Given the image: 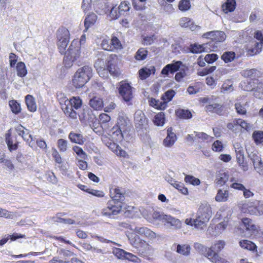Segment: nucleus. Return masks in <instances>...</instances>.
I'll return each mask as SVG.
<instances>
[{
  "instance_id": "obj_42",
  "label": "nucleus",
  "mask_w": 263,
  "mask_h": 263,
  "mask_svg": "<svg viewBox=\"0 0 263 263\" xmlns=\"http://www.w3.org/2000/svg\"><path fill=\"white\" fill-rule=\"evenodd\" d=\"M175 94V90L173 89L168 90L162 95L161 100L163 102H166V104L167 105V103L173 99Z\"/></svg>"
},
{
  "instance_id": "obj_39",
  "label": "nucleus",
  "mask_w": 263,
  "mask_h": 263,
  "mask_svg": "<svg viewBox=\"0 0 263 263\" xmlns=\"http://www.w3.org/2000/svg\"><path fill=\"white\" fill-rule=\"evenodd\" d=\"M153 71V73H154L155 72V68L154 66L152 67V69L147 68H142L139 70V75L140 79L145 80L148 78L152 73V71Z\"/></svg>"
},
{
  "instance_id": "obj_31",
  "label": "nucleus",
  "mask_w": 263,
  "mask_h": 263,
  "mask_svg": "<svg viewBox=\"0 0 263 263\" xmlns=\"http://www.w3.org/2000/svg\"><path fill=\"white\" fill-rule=\"evenodd\" d=\"M239 246L243 249L253 252L257 251V246L252 241L243 239L239 242Z\"/></svg>"
},
{
  "instance_id": "obj_4",
  "label": "nucleus",
  "mask_w": 263,
  "mask_h": 263,
  "mask_svg": "<svg viewBox=\"0 0 263 263\" xmlns=\"http://www.w3.org/2000/svg\"><path fill=\"white\" fill-rule=\"evenodd\" d=\"M129 240L132 246L137 250V253L141 256L147 257L153 251L152 246L138 235H131Z\"/></svg>"
},
{
  "instance_id": "obj_40",
  "label": "nucleus",
  "mask_w": 263,
  "mask_h": 263,
  "mask_svg": "<svg viewBox=\"0 0 263 263\" xmlns=\"http://www.w3.org/2000/svg\"><path fill=\"white\" fill-rule=\"evenodd\" d=\"M191 8L190 0H180L178 3V8L181 12L187 11Z\"/></svg>"
},
{
  "instance_id": "obj_13",
  "label": "nucleus",
  "mask_w": 263,
  "mask_h": 263,
  "mask_svg": "<svg viewBox=\"0 0 263 263\" xmlns=\"http://www.w3.org/2000/svg\"><path fill=\"white\" fill-rule=\"evenodd\" d=\"M126 190L119 186L112 187L109 190V196L110 199L116 201H120L123 204L126 197Z\"/></svg>"
},
{
  "instance_id": "obj_9",
  "label": "nucleus",
  "mask_w": 263,
  "mask_h": 263,
  "mask_svg": "<svg viewBox=\"0 0 263 263\" xmlns=\"http://www.w3.org/2000/svg\"><path fill=\"white\" fill-rule=\"evenodd\" d=\"M119 95L125 102H129L133 98V87L127 80L121 81L117 85Z\"/></svg>"
},
{
  "instance_id": "obj_15",
  "label": "nucleus",
  "mask_w": 263,
  "mask_h": 263,
  "mask_svg": "<svg viewBox=\"0 0 263 263\" xmlns=\"http://www.w3.org/2000/svg\"><path fill=\"white\" fill-rule=\"evenodd\" d=\"M203 37L210 39L212 42H214L215 43H219L222 42L225 40L226 35L223 31H212L204 33Z\"/></svg>"
},
{
  "instance_id": "obj_23",
  "label": "nucleus",
  "mask_w": 263,
  "mask_h": 263,
  "mask_svg": "<svg viewBox=\"0 0 263 263\" xmlns=\"http://www.w3.org/2000/svg\"><path fill=\"white\" fill-rule=\"evenodd\" d=\"M68 138L72 143L80 145H83L86 141V139L80 133H76L71 132L68 135Z\"/></svg>"
},
{
  "instance_id": "obj_64",
  "label": "nucleus",
  "mask_w": 263,
  "mask_h": 263,
  "mask_svg": "<svg viewBox=\"0 0 263 263\" xmlns=\"http://www.w3.org/2000/svg\"><path fill=\"white\" fill-rule=\"evenodd\" d=\"M193 24V22L189 17H182L180 21V26L184 28L190 27Z\"/></svg>"
},
{
  "instance_id": "obj_33",
  "label": "nucleus",
  "mask_w": 263,
  "mask_h": 263,
  "mask_svg": "<svg viewBox=\"0 0 263 263\" xmlns=\"http://www.w3.org/2000/svg\"><path fill=\"white\" fill-rule=\"evenodd\" d=\"M79 245L82 249L86 251H90L92 253L97 254H103L102 250L92 247L89 243L87 242H81Z\"/></svg>"
},
{
  "instance_id": "obj_3",
  "label": "nucleus",
  "mask_w": 263,
  "mask_h": 263,
  "mask_svg": "<svg viewBox=\"0 0 263 263\" xmlns=\"http://www.w3.org/2000/svg\"><path fill=\"white\" fill-rule=\"evenodd\" d=\"M92 76V68L85 65L79 68L72 79V84L76 88H82Z\"/></svg>"
},
{
  "instance_id": "obj_18",
  "label": "nucleus",
  "mask_w": 263,
  "mask_h": 263,
  "mask_svg": "<svg viewBox=\"0 0 263 263\" xmlns=\"http://www.w3.org/2000/svg\"><path fill=\"white\" fill-rule=\"evenodd\" d=\"M209 43H204L203 44H198L197 43L191 44L188 47L189 52L194 54L201 53L207 51L206 49L208 48Z\"/></svg>"
},
{
  "instance_id": "obj_49",
  "label": "nucleus",
  "mask_w": 263,
  "mask_h": 263,
  "mask_svg": "<svg viewBox=\"0 0 263 263\" xmlns=\"http://www.w3.org/2000/svg\"><path fill=\"white\" fill-rule=\"evenodd\" d=\"M184 181L187 184L193 185H198L200 183V180L194 176L187 175L184 177Z\"/></svg>"
},
{
  "instance_id": "obj_45",
  "label": "nucleus",
  "mask_w": 263,
  "mask_h": 263,
  "mask_svg": "<svg viewBox=\"0 0 263 263\" xmlns=\"http://www.w3.org/2000/svg\"><path fill=\"white\" fill-rule=\"evenodd\" d=\"M11 129L8 130L5 135L6 142L8 145L10 151L16 149V143L13 144L12 140L11 138Z\"/></svg>"
},
{
  "instance_id": "obj_38",
  "label": "nucleus",
  "mask_w": 263,
  "mask_h": 263,
  "mask_svg": "<svg viewBox=\"0 0 263 263\" xmlns=\"http://www.w3.org/2000/svg\"><path fill=\"white\" fill-rule=\"evenodd\" d=\"M176 252L184 256H188L190 254L191 247L189 245H178L177 246Z\"/></svg>"
},
{
  "instance_id": "obj_12",
  "label": "nucleus",
  "mask_w": 263,
  "mask_h": 263,
  "mask_svg": "<svg viewBox=\"0 0 263 263\" xmlns=\"http://www.w3.org/2000/svg\"><path fill=\"white\" fill-rule=\"evenodd\" d=\"M131 235H138L139 236L145 238L149 240L155 239L157 237L155 232L146 227H136L134 229V233Z\"/></svg>"
},
{
  "instance_id": "obj_32",
  "label": "nucleus",
  "mask_w": 263,
  "mask_h": 263,
  "mask_svg": "<svg viewBox=\"0 0 263 263\" xmlns=\"http://www.w3.org/2000/svg\"><path fill=\"white\" fill-rule=\"evenodd\" d=\"M134 120L137 127L142 128L144 126L148 124V119L143 113H140L139 115L136 114Z\"/></svg>"
},
{
  "instance_id": "obj_25",
  "label": "nucleus",
  "mask_w": 263,
  "mask_h": 263,
  "mask_svg": "<svg viewBox=\"0 0 263 263\" xmlns=\"http://www.w3.org/2000/svg\"><path fill=\"white\" fill-rule=\"evenodd\" d=\"M148 101L150 106L157 110H163L167 107L166 102H163L162 101H160L159 100L156 99L154 98H149Z\"/></svg>"
},
{
  "instance_id": "obj_59",
  "label": "nucleus",
  "mask_w": 263,
  "mask_h": 263,
  "mask_svg": "<svg viewBox=\"0 0 263 263\" xmlns=\"http://www.w3.org/2000/svg\"><path fill=\"white\" fill-rule=\"evenodd\" d=\"M110 117L105 113H102L99 116V123L102 126L110 121Z\"/></svg>"
},
{
  "instance_id": "obj_30",
  "label": "nucleus",
  "mask_w": 263,
  "mask_h": 263,
  "mask_svg": "<svg viewBox=\"0 0 263 263\" xmlns=\"http://www.w3.org/2000/svg\"><path fill=\"white\" fill-rule=\"evenodd\" d=\"M229 177V176L227 172H219L216 177V184L220 186H223L228 181Z\"/></svg>"
},
{
  "instance_id": "obj_63",
  "label": "nucleus",
  "mask_w": 263,
  "mask_h": 263,
  "mask_svg": "<svg viewBox=\"0 0 263 263\" xmlns=\"http://www.w3.org/2000/svg\"><path fill=\"white\" fill-rule=\"evenodd\" d=\"M235 108L236 112L240 115H246L247 114V110L244 106L240 103H236L235 104Z\"/></svg>"
},
{
  "instance_id": "obj_41",
  "label": "nucleus",
  "mask_w": 263,
  "mask_h": 263,
  "mask_svg": "<svg viewBox=\"0 0 263 263\" xmlns=\"http://www.w3.org/2000/svg\"><path fill=\"white\" fill-rule=\"evenodd\" d=\"M165 120V118L164 113L163 112H160L154 116L153 122L156 125L161 126L164 125Z\"/></svg>"
},
{
  "instance_id": "obj_44",
  "label": "nucleus",
  "mask_w": 263,
  "mask_h": 263,
  "mask_svg": "<svg viewBox=\"0 0 263 263\" xmlns=\"http://www.w3.org/2000/svg\"><path fill=\"white\" fill-rule=\"evenodd\" d=\"M252 139L257 145L263 143V131L255 130L252 134Z\"/></svg>"
},
{
  "instance_id": "obj_16",
  "label": "nucleus",
  "mask_w": 263,
  "mask_h": 263,
  "mask_svg": "<svg viewBox=\"0 0 263 263\" xmlns=\"http://www.w3.org/2000/svg\"><path fill=\"white\" fill-rule=\"evenodd\" d=\"M161 220L164 225L170 226L175 230L179 229L182 227L181 221L171 215H163Z\"/></svg>"
},
{
  "instance_id": "obj_35",
  "label": "nucleus",
  "mask_w": 263,
  "mask_h": 263,
  "mask_svg": "<svg viewBox=\"0 0 263 263\" xmlns=\"http://www.w3.org/2000/svg\"><path fill=\"white\" fill-rule=\"evenodd\" d=\"M245 77L250 78L252 80L258 81V78L261 76L260 71L255 69L246 70L243 72Z\"/></svg>"
},
{
  "instance_id": "obj_26",
  "label": "nucleus",
  "mask_w": 263,
  "mask_h": 263,
  "mask_svg": "<svg viewBox=\"0 0 263 263\" xmlns=\"http://www.w3.org/2000/svg\"><path fill=\"white\" fill-rule=\"evenodd\" d=\"M175 114L177 118L181 120H188L193 117L192 113L189 109L178 108L175 110Z\"/></svg>"
},
{
  "instance_id": "obj_21",
  "label": "nucleus",
  "mask_w": 263,
  "mask_h": 263,
  "mask_svg": "<svg viewBox=\"0 0 263 263\" xmlns=\"http://www.w3.org/2000/svg\"><path fill=\"white\" fill-rule=\"evenodd\" d=\"M167 136L163 140V145L165 147H171L177 140V137L175 133L173 132V128L169 127L167 129Z\"/></svg>"
},
{
  "instance_id": "obj_61",
  "label": "nucleus",
  "mask_w": 263,
  "mask_h": 263,
  "mask_svg": "<svg viewBox=\"0 0 263 263\" xmlns=\"http://www.w3.org/2000/svg\"><path fill=\"white\" fill-rule=\"evenodd\" d=\"M58 147L60 152H64L67 148V142L63 139H60L58 140Z\"/></svg>"
},
{
  "instance_id": "obj_10",
  "label": "nucleus",
  "mask_w": 263,
  "mask_h": 263,
  "mask_svg": "<svg viewBox=\"0 0 263 263\" xmlns=\"http://www.w3.org/2000/svg\"><path fill=\"white\" fill-rule=\"evenodd\" d=\"M254 37L259 42H255L254 46L248 49V53L252 56L259 53L261 51L263 46V30L256 31L254 33Z\"/></svg>"
},
{
  "instance_id": "obj_27",
  "label": "nucleus",
  "mask_w": 263,
  "mask_h": 263,
  "mask_svg": "<svg viewBox=\"0 0 263 263\" xmlns=\"http://www.w3.org/2000/svg\"><path fill=\"white\" fill-rule=\"evenodd\" d=\"M241 222L246 231H251L253 233H256L258 232V228L252 223L251 219L247 217L243 218L241 219Z\"/></svg>"
},
{
  "instance_id": "obj_7",
  "label": "nucleus",
  "mask_w": 263,
  "mask_h": 263,
  "mask_svg": "<svg viewBox=\"0 0 263 263\" xmlns=\"http://www.w3.org/2000/svg\"><path fill=\"white\" fill-rule=\"evenodd\" d=\"M57 46L59 52L63 54L69 42L70 32L65 27H60L57 32Z\"/></svg>"
},
{
  "instance_id": "obj_29",
  "label": "nucleus",
  "mask_w": 263,
  "mask_h": 263,
  "mask_svg": "<svg viewBox=\"0 0 263 263\" xmlns=\"http://www.w3.org/2000/svg\"><path fill=\"white\" fill-rule=\"evenodd\" d=\"M236 6L235 0H226L221 6V9L224 13L233 12Z\"/></svg>"
},
{
  "instance_id": "obj_5",
  "label": "nucleus",
  "mask_w": 263,
  "mask_h": 263,
  "mask_svg": "<svg viewBox=\"0 0 263 263\" xmlns=\"http://www.w3.org/2000/svg\"><path fill=\"white\" fill-rule=\"evenodd\" d=\"M225 246L223 240H218L213 246L208 249L205 256L213 263H228L225 259L221 257L217 253L220 252Z\"/></svg>"
},
{
  "instance_id": "obj_34",
  "label": "nucleus",
  "mask_w": 263,
  "mask_h": 263,
  "mask_svg": "<svg viewBox=\"0 0 263 263\" xmlns=\"http://www.w3.org/2000/svg\"><path fill=\"white\" fill-rule=\"evenodd\" d=\"M25 102L28 110L31 112L36 110L37 106L34 97L28 95L25 97Z\"/></svg>"
},
{
  "instance_id": "obj_50",
  "label": "nucleus",
  "mask_w": 263,
  "mask_h": 263,
  "mask_svg": "<svg viewBox=\"0 0 263 263\" xmlns=\"http://www.w3.org/2000/svg\"><path fill=\"white\" fill-rule=\"evenodd\" d=\"M27 73L25 64L20 62L17 63V76L21 77H25Z\"/></svg>"
},
{
  "instance_id": "obj_11",
  "label": "nucleus",
  "mask_w": 263,
  "mask_h": 263,
  "mask_svg": "<svg viewBox=\"0 0 263 263\" xmlns=\"http://www.w3.org/2000/svg\"><path fill=\"white\" fill-rule=\"evenodd\" d=\"M70 57L71 59L77 61L81 57V45L77 40H73L71 43L68 50L64 54Z\"/></svg>"
},
{
  "instance_id": "obj_62",
  "label": "nucleus",
  "mask_w": 263,
  "mask_h": 263,
  "mask_svg": "<svg viewBox=\"0 0 263 263\" xmlns=\"http://www.w3.org/2000/svg\"><path fill=\"white\" fill-rule=\"evenodd\" d=\"M76 61L74 60V59H71L70 57L65 54V56L63 59V64L66 68H69L73 65V64Z\"/></svg>"
},
{
  "instance_id": "obj_53",
  "label": "nucleus",
  "mask_w": 263,
  "mask_h": 263,
  "mask_svg": "<svg viewBox=\"0 0 263 263\" xmlns=\"http://www.w3.org/2000/svg\"><path fill=\"white\" fill-rule=\"evenodd\" d=\"M194 134L197 138L200 139L203 141L206 140L207 142H211L213 139V137L209 136L203 132H194Z\"/></svg>"
},
{
  "instance_id": "obj_1",
  "label": "nucleus",
  "mask_w": 263,
  "mask_h": 263,
  "mask_svg": "<svg viewBox=\"0 0 263 263\" xmlns=\"http://www.w3.org/2000/svg\"><path fill=\"white\" fill-rule=\"evenodd\" d=\"M58 100L61 108L65 115L70 119L76 120L78 118L77 111L82 105V100L80 97H72L67 99L64 94L61 93L58 95Z\"/></svg>"
},
{
  "instance_id": "obj_22",
  "label": "nucleus",
  "mask_w": 263,
  "mask_h": 263,
  "mask_svg": "<svg viewBox=\"0 0 263 263\" xmlns=\"http://www.w3.org/2000/svg\"><path fill=\"white\" fill-rule=\"evenodd\" d=\"M90 107L94 110H102L104 107V102L103 99L97 96L93 97L89 101Z\"/></svg>"
},
{
  "instance_id": "obj_56",
  "label": "nucleus",
  "mask_w": 263,
  "mask_h": 263,
  "mask_svg": "<svg viewBox=\"0 0 263 263\" xmlns=\"http://www.w3.org/2000/svg\"><path fill=\"white\" fill-rule=\"evenodd\" d=\"M230 182H232L230 187L235 190L241 191L245 189V186L240 183L235 181V178L233 177L230 179Z\"/></svg>"
},
{
  "instance_id": "obj_19",
  "label": "nucleus",
  "mask_w": 263,
  "mask_h": 263,
  "mask_svg": "<svg viewBox=\"0 0 263 263\" xmlns=\"http://www.w3.org/2000/svg\"><path fill=\"white\" fill-rule=\"evenodd\" d=\"M119 122L113 126L110 130L109 135L117 142L121 141L123 139V135L119 126Z\"/></svg>"
},
{
  "instance_id": "obj_54",
  "label": "nucleus",
  "mask_w": 263,
  "mask_h": 263,
  "mask_svg": "<svg viewBox=\"0 0 263 263\" xmlns=\"http://www.w3.org/2000/svg\"><path fill=\"white\" fill-rule=\"evenodd\" d=\"M112 253L118 258L124 259L126 252L122 249L115 248L113 249Z\"/></svg>"
},
{
  "instance_id": "obj_6",
  "label": "nucleus",
  "mask_w": 263,
  "mask_h": 263,
  "mask_svg": "<svg viewBox=\"0 0 263 263\" xmlns=\"http://www.w3.org/2000/svg\"><path fill=\"white\" fill-rule=\"evenodd\" d=\"M212 215V210L211 205L208 203H201L197 212L196 217L198 219L199 225L203 229L206 227Z\"/></svg>"
},
{
  "instance_id": "obj_55",
  "label": "nucleus",
  "mask_w": 263,
  "mask_h": 263,
  "mask_svg": "<svg viewBox=\"0 0 263 263\" xmlns=\"http://www.w3.org/2000/svg\"><path fill=\"white\" fill-rule=\"evenodd\" d=\"M72 150L82 159L85 160L87 159V155L86 153L83 150V149L77 145L73 146Z\"/></svg>"
},
{
  "instance_id": "obj_52",
  "label": "nucleus",
  "mask_w": 263,
  "mask_h": 263,
  "mask_svg": "<svg viewBox=\"0 0 263 263\" xmlns=\"http://www.w3.org/2000/svg\"><path fill=\"white\" fill-rule=\"evenodd\" d=\"M211 148L215 152H221L223 150L224 146L221 141L217 140L213 142Z\"/></svg>"
},
{
  "instance_id": "obj_47",
  "label": "nucleus",
  "mask_w": 263,
  "mask_h": 263,
  "mask_svg": "<svg viewBox=\"0 0 263 263\" xmlns=\"http://www.w3.org/2000/svg\"><path fill=\"white\" fill-rule=\"evenodd\" d=\"M148 54V51L144 48H140L137 51L135 58L138 61L145 60Z\"/></svg>"
},
{
  "instance_id": "obj_20",
  "label": "nucleus",
  "mask_w": 263,
  "mask_h": 263,
  "mask_svg": "<svg viewBox=\"0 0 263 263\" xmlns=\"http://www.w3.org/2000/svg\"><path fill=\"white\" fill-rule=\"evenodd\" d=\"M249 213L251 215L261 216L263 215V201H257L254 205L248 207Z\"/></svg>"
},
{
  "instance_id": "obj_36",
  "label": "nucleus",
  "mask_w": 263,
  "mask_h": 263,
  "mask_svg": "<svg viewBox=\"0 0 263 263\" xmlns=\"http://www.w3.org/2000/svg\"><path fill=\"white\" fill-rule=\"evenodd\" d=\"M97 16L93 13L88 14L84 21L85 30L86 31L88 28L93 25L96 22Z\"/></svg>"
},
{
  "instance_id": "obj_14",
  "label": "nucleus",
  "mask_w": 263,
  "mask_h": 263,
  "mask_svg": "<svg viewBox=\"0 0 263 263\" xmlns=\"http://www.w3.org/2000/svg\"><path fill=\"white\" fill-rule=\"evenodd\" d=\"M182 64L181 61L174 60L172 63L167 64L163 68L161 74L164 77L168 76L170 73L173 74L179 70Z\"/></svg>"
},
{
  "instance_id": "obj_60",
  "label": "nucleus",
  "mask_w": 263,
  "mask_h": 263,
  "mask_svg": "<svg viewBox=\"0 0 263 263\" xmlns=\"http://www.w3.org/2000/svg\"><path fill=\"white\" fill-rule=\"evenodd\" d=\"M89 111L88 109H83L80 113H78V117L81 122H84L88 119Z\"/></svg>"
},
{
  "instance_id": "obj_37",
  "label": "nucleus",
  "mask_w": 263,
  "mask_h": 263,
  "mask_svg": "<svg viewBox=\"0 0 263 263\" xmlns=\"http://www.w3.org/2000/svg\"><path fill=\"white\" fill-rule=\"evenodd\" d=\"M229 197V191L227 190L223 191L219 189L215 196V200L217 202H224L228 200Z\"/></svg>"
},
{
  "instance_id": "obj_46",
  "label": "nucleus",
  "mask_w": 263,
  "mask_h": 263,
  "mask_svg": "<svg viewBox=\"0 0 263 263\" xmlns=\"http://www.w3.org/2000/svg\"><path fill=\"white\" fill-rule=\"evenodd\" d=\"M236 160L237 162L238 163L239 165L243 168L245 170V168L247 167L246 163L245 162V158L243 155V151H236Z\"/></svg>"
},
{
  "instance_id": "obj_57",
  "label": "nucleus",
  "mask_w": 263,
  "mask_h": 263,
  "mask_svg": "<svg viewBox=\"0 0 263 263\" xmlns=\"http://www.w3.org/2000/svg\"><path fill=\"white\" fill-rule=\"evenodd\" d=\"M185 223L187 225H190L191 226H194L195 228H196L198 229H201V230L203 229L201 226L199 225V224H200V223H199L197 217L196 218V219H192V218L186 219L185 220Z\"/></svg>"
},
{
  "instance_id": "obj_48",
  "label": "nucleus",
  "mask_w": 263,
  "mask_h": 263,
  "mask_svg": "<svg viewBox=\"0 0 263 263\" xmlns=\"http://www.w3.org/2000/svg\"><path fill=\"white\" fill-rule=\"evenodd\" d=\"M110 41L112 51L115 50L121 49L123 48L120 41L117 36H112Z\"/></svg>"
},
{
  "instance_id": "obj_8",
  "label": "nucleus",
  "mask_w": 263,
  "mask_h": 263,
  "mask_svg": "<svg viewBox=\"0 0 263 263\" xmlns=\"http://www.w3.org/2000/svg\"><path fill=\"white\" fill-rule=\"evenodd\" d=\"M123 204L120 201H116L111 199L107 202V206L101 210V214L103 216L108 217L117 215L122 211Z\"/></svg>"
},
{
  "instance_id": "obj_28",
  "label": "nucleus",
  "mask_w": 263,
  "mask_h": 263,
  "mask_svg": "<svg viewBox=\"0 0 263 263\" xmlns=\"http://www.w3.org/2000/svg\"><path fill=\"white\" fill-rule=\"evenodd\" d=\"M17 133L27 143L30 144L32 142V138L29 130L22 125L17 126Z\"/></svg>"
},
{
  "instance_id": "obj_17",
  "label": "nucleus",
  "mask_w": 263,
  "mask_h": 263,
  "mask_svg": "<svg viewBox=\"0 0 263 263\" xmlns=\"http://www.w3.org/2000/svg\"><path fill=\"white\" fill-rule=\"evenodd\" d=\"M105 139H107V138L105 137L103 140L105 145L118 156L125 158L128 156L127 153L124 150L122 149L117 143L109 139L108 141L106 142Z\"/></svg>"
},
{
  "instance_id": "obj_58",
  "label": "nucleus",
  "mask_w": 263,
  "mask_h": 263,
  "mask_svg": "<svg viewBox=\"0 0 263 263\" xmlns=\"http://www.w3.org/2000/svg\"><path fill=\"white\" fill-rule=\"evenodd\" d=\"M10 240L11 241L16 240V233H14L12 235H6L4 238L0 240V246H2Z\"/></svg>"
},
{
  "instance_id": "obj_2",
  "label": "nucleus",
  "mask_w": 263,
  "mask_h": 263,
  "mask_svg": "<svg viewBox=\"0 0 263 263\" xmlns=\"http://www.w3.org/2000/svg\"><path fill=\"white\" fill-rule=\"evenodd\" d=\"M118 58L116 54H111L106 61V68L101 67V65H104V62L102 60H98L95 63V67L98 73L101 76L103 72L106 70L112 76L117 77L120 74L119 69L117 66Z\"/></svg>"
},
{
  "instance_id": "obj_51",
  "label": "nucleus",
  "mask_w": 263,
  "mask_h": 263,
  "mask_svg": "<svg viewBox=\"0 0 263 263\" xmlns=\"http://www.w3.org/2000/svg\"><path fill=\"white\" fill-rule=\"evenodd\" d=\"M227 127L229 130L236 133L239 129L238 119H235L232 122L228 123Z\"/></svg>"
},
{
  "instance_id": "obj_24",
  "label": "nucleus",
  "mask_w": 263,
  "mask_h": 263,
  "mask_svg": "<svg viewBox=\"0 0 263 263\" xmlns=\"http://www.w3.org/2000/svg\"><path fill=\"white\" fill-rule=\"evenodd\" d=\"M205 109L207 112L215 113L218 115H222L223 112V106L218 103L207 105Z\"/></svg>"
},
{
  "instance_id": "obj_43",
  "label": "nucleus",
  "mask_w": 263,
  "mask_h": 263,
  "mask_svg": "<svg viewBox=\"0 0 263 263\" xmlns=\"http://www.w3.org/2000/svg\"><path fill=\"white\" fill-rule=\"evenodd\" d=\"M236 57V53L234 51L224 52L221 57V59L226 63H228L233 61Z\"/></svg>"
}]
</instances>
